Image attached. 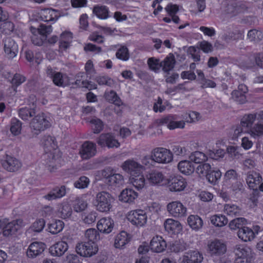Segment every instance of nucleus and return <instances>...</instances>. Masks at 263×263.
Wrapping results in <instances>:
<instances>
[{"instance_id": "1", "label": "nucleus", "mask_w": 263, "mask_h": 263, "mask_svg": "<svg viewBox=\"0 0 263 263\" xmlns=\"http://www.w3.org/2000/svg\"><path fill=\"white\" fill-rule=\"evenodd\" d=\"M41 144L46 152L44 158L46 159L47 169L53 172L61 165L62 161L54 138L49 136H44L41 140Z\"/></svg>"}, {"instance_id": "2", "label": "nucleus", "mask_w": 263, "mask_h": 263, "mask_svg": "<svg viewBox=\"0 0 263 263\" xmlns=\"http://www.w3.org/2000/svg\"><path fill=\"white\" fill-rule=\"evenodd\" d=\"M114 198L108 192H99L96 195L92 204L96 211L102 213H109L112 210Z\"/></svg>"}, {"instance_id": "3", "label": "nucleus", "mask_w": 263, "mask_h": 263, "mask_svg": "<svg viewBox=\"0 0 263 263\" xmlns=\"http://www.w3.org/2000/svg\"><path fill=\"white\" fill-rule=\"evenodd\" d=\"M25 226V223L22 219L9 221L7 219L0 220V235L5 238H10L14 236L16 233Z\"/></svg>"}, {"instance_id": "4", "label": "nucleus", "mask_w": 263, "mask_h": 263, "mask_svg": "<svg viewBox=\"0 0 263 263\" xmlns=\"http://www.w3.org/2000/svg\"><path fill=\"white\" fill-rule=\"evenodd\" d=\"M151 159L160 164H167L174 161V155L171 150L164 147H157L151 152Z\"/></svg>"}, {"instance_id": "5", "label": "nucleus", "mask_w": 263, "mask_h": 263, "mask_svg": "<svg viewBox=\"0 0 263 263\" xmlns=\"http://www.w3.org/2000/svg\"><path fill=\"white\" fill-rule=\"evenodd\" d=\"M126 218L132 225L138 228L144 227L148 221V216L145 211L136 209L128 211L126 214Z\"/></svg>"}, {"instance_id": "6", "label": "nucleus", "mask_w": 263, "mask_h": 263, "mask_svg": "<svg viewBox=\"0 0 263 263\" xmlns=\"http://www.w3.org/2000/svg\"><path fill=\"white\" fill-rule=\"evenodd\" d=\"M256 119V116L254 114H248L243 116L240 124L237 125L234 129L232 139L237 140L242 134H248V132L253 127L252 125Z\"/></svg>"}, {"instance_id": "7", "label": "nucleus", "mask_w": 263, "mask_h": 263, "mask_svg": "<svg viewBox=\"0 0 263 263\" xmlns=\"http://www.w3.org/2000/svg\"><path fill=\"white\" fill-rule=\"evenodd\" d=\"M76 251L80 256L88 258L98 253L99 247L96 243L80 242L76 245Z\"/></svg>"}, {"instance_id": "8", "label": "nucleus", "mask_w": 263, "mask_h": 263, "mask_svg": "<svg viewBox=\"0 0 263 263\" xmlns=\"http://www.w3.org/2000/svg\"><path fill=\"white\" fill-rule=\"evenodd\" d=\"M30 30L32 34V41L35 45L40 46L46 40L47 36L52 32L50 26L41 25L39 28L31 27Z\"/></svg>"}, {"instance_id": "9", "label": "nucleus", "mask_w": 263, "mask_h": 263, "mask_svg": "<svg viewBox=\"0 0 263 263\" xmlns=\"http://www.w3.org/2000/svg\"><path fill=\"white\" fill-rule=\"evenodd\" d=\"M166 209L168 214L174 218H183L187 215V208L179 200H174L168 202Z\"/></svg>"}, {"instance_id": "10", "label": "nucleus", "mask_w": 263, "mask_h": 263, "mask_svg": "<svg viewBox=\"0 0 263 263\" xmlns=\"http://www.w3.org/2000/svg\"><path fill=\"white\" fill-rule=\"evenodd\" d=\"M260 231V227L258 225H254L252 228H250L246 225L238 230L237 236L243 242H250L256 237Z\"/></svg>"}, {"instance_id": "11", "label": "nucleus", "mask_w": 263, "mask_h": 263, "mask_svg": "<svg viewBox=\"0 0 263 263\" xmlns=\"http://www.w3.org/2000/svg\"><path fill=\"white\" fill-rule=\"evenodd\" d=\"M187 185V182L180 176L171 177L167 181V187L171 192L178 193L184 191Z\"/></svg>"}, {"instance_id": "12", "label": "nucleus", "mask_w": 263, "mask_h": 263, "mask_svg": "<svg viewBox=\"0 0 263 263\" xmlns=\"http://www.w3.org/2000/svg\"><path fill=\"white\" fill-rule=\"evenodd\" d=\"M46 72L48 77L52 79L53 83L57 86L65 87L70 83V78L66 74L56 72L50 66L47 68Z\"/></svg>"}, {"instance_id": "13", "label": "nucleus", "mask_w": 263, "mask_h": 263, "mask_svg": "<svg viewBox=\"0 0 263 263\" xmlns=\"http://www.w3.org/2000/svg\"><path fill=\"white\" fill-rule=\"evenodd\" d=\"M50 125V119L43 113L35 116L30 123V126L35 134L48 128Z\"/></svg>"}, {"instance_id": "14", "label": "nucleus", "mask_w": 263, "mask_h": 263, "mask_svg": "<svg viewBox=\"0 0 263 263\" xmlns=\"http://www.w3.org/2000/svg\"><path fill=\"white\" fill-rule=\"evenodd\" d=\"M206 251L211 256H218L226 253L227 247L222 241L215 239L208 242Z\"/></svg>"}, {"instance_id": "15", "label": "nucleus", "mask_w": 263, "mask_h": 263, "mask_svg": "<svg viewBox=\"0 0 263 263\" xmlns=\"http://www.w3.org/2000/svg\"><path fill=\"white\" fill-rule=\"evenodd\" d=\"M122 170L129 174H136L141 171H144L143 165L138 161L135 158H129L122 163L120 166Z\"/></svg>"}, {"instance_id": "16", "label": "nucleus", "mask_w": 263, "mask_h": 263, "mask_svg": "<svg viewBox=\"0 0 263 263\" xmlns=\"http://www.w3.org/2000/svg\"><path fill=\"white\" fill-rule=\"evenodd\" d=\"M115 226V221L111 217L104 216L98 220L96 228L100 233L109 234L113 231Z\"/></svg>"}, {"instance_id": "17", "label": "nucleus", "mask_w": 263, "mask_h": 263, "mask_svg": "<svg viewBox=\"0 0 263 263\" xmlns=\"http://www.w3.org/2000/svg\"><path fill=\"white\" fill-rule=\"evenodd\" d=\"M147 179L152 185L160 187L166 186L168 179L162 172L153 170L147 175Z\"/></svg>"}, {"instance_id": "18", "label": "nucleus", "mask_w": 263, "mask_h": 263, "mask_svg": "<svg viewBox=\"0 0 263 263\" xmlns=\"http://www.w3.org/2000/svg\"><path fill=\"white\" fill-rule=\"evenodd\" d=\"M97 143L102 147H107L109 148H118L120 146V142L111 133L100 135L98 139Z\"/></svg>"}, {"instance_id": "19", "label": "nucleus", "mask_w": 263, "mask_h": 263, "mask_svg": "<svg viewBox=\"0 0 263 263\" xmlns=\"http://www.w3.org/2000/svg\"><path fill=\"white\" fill-rule=\"evenodd\" d=\"M203 259V255L199 251L192 250L185 252L179 258L178 263H201Z\"/></svg>"}, {"instance_id": "20", "label": "nucleus", "mask_w": 263, "mask_h": 263, "mask_svg": "<svg viewBox=\"0 0 263 263\" xmlns=\"http://www.w3.org/2000/svg\"><path fill=\"white\" fill-rule=\"evenodd\" d=\"M151 251L156 253L164 252L167 248V242L161 235H156L152 237L150 241Z\"/></svg>"}, {"instance_id": "21", "label": "nucleus", "mask_w": 263, "mask_h": 263, "mask_svg": "<svg viewBox=\"0 0 263 263\" xmlns=\"http://www.w3.org/2000/svg\"><path fill=\"white\" fill-rule=\"evenodd\" d=\"M139 196L138 193L130 187L123 189L118 196V200L122 203L128 204L135 203Z\"/></svg>"}, {"instance_id": "22", "label": "nucleus", "mask_w": 263, "mask_h": 263, "mask_svg": "<svg viewBox=\"0 0 263 263\" xmlns=\"http://www.w3.org/2000/svg\"><path fill=\"white\" fill-rule=\"evenodd\" d=\"M163 226L165 231L172 235H178L183 231V226L181 222L172 218L166 219L164 222Z\"/></svg>"}, {"instance_id": "23", "label": "nucleus", "mask_w": 263, "mask_h": 263, "mask_svg": "<svg viewBox=\"0 0 263 263\" xmlns=\"http://www.w3.org/2000/svg\"><path fill=\"white\" fill-rule=\"evenodd\" d=\"M4 52L5 57L12 59L16 57L18 51V47L16 42L11 38H6L3 41Z\"/></svg>"}, {"instance_id": "24", "label": "nucleus", "mask_w": 263, "mask_h": 263, "mask_svg": "<svg viewBox=\"0 0 263 263\" xmlns=\"http://www.w3.org/2000/svg\"><path fill=\"white\" fill-rule=\"evenodd\" d=\"M41 19L45 22H56L60 17L66 15L60 11L51 8L44 9L40 12Z\"/></svg>"}, {"instance_id": "25", "label": "nucleus", "mask_w": 263, "mask_h": 263, "mask_svg": "<svg viewBox=\"0 0 263 263\" xmlns=\"http://www.w3.org/2000/svg\"><path fill=\"white\" fill-rule=\"evenodd\" d=\"M46 249V245L41 241H34L28 246L27 251V256L29 258H35L41 255Z\"/></svg>"}, {"instance_id": "26", "label": "nucleus", "mask_w": 263, "mask_h": 263, "mask_svg": "<svg viewBox=\"0 0 263 263\" xmlns=\"http://www.w3.org/2000/svg\"><path fill=\"white\" fill-rule=\"evenodd\" d=\"M68 243L64 240H60L51 245L49 248L50 254L53 257H61L68 250Z\"/></svg>"}, {"instance_id": "27", "label": "nucleus", "mask_w": 263, "mask_h": 263, "mask_svg": "<svg viewBox=\"0 0 263 263\" xmlns=\"http://www.w3.org/2000/svg\"><path fill=\"white\" fill-rule=\"evenodd\" d=\"M143 171H141L136 174H133L128 177V183L138 191L143 189L146 184Z\"/></svg>"}, {"instance_id": "28", "label": "nucleus", "mask_w": 263, "mask_h": 263, "mask_svg": "<svg viewBox=\"0 0 263 263\" xmlns=\"http://www.w3.org/2000/svg\"><path fill=\"white\" fill-rule=\"evenodd\" d=\"M131 239L130 234L125 231H122L115 236L114 246L116 249H124L129 243Z\"/></svg>"}, {"instance_id": "29", "label": "nucleus", "mask_w": 263, "mask_h": 263, "mask_svg": "<svg viewBox=\"0 0 263 263\" xmlns=\"http://www.w3.org/2000/svg\"><path fill=\"white\" fill-rule=\"evenodd\" d=\"M96 144L89 141L85 142L81 146L79 154L83 159H88L96 154Z\"/></svg>"}, {"instance_id": "30", "label": "nucleus", "mask_w": 263, "mask_h": 263, "mask_svg": "<svg viewBox=\"0 0 263 263\" xmlns=\"http://www.w3.org/2000/svg\"><path fill=\"white\" fill-rule=\"evenodd\" d=\"M1 164L5 169L9 172L16 171L21 167V163L18 160L8 155L3 157Z\"/></svg>"}, {"instance_id": "31", "label": "nucleus", "mask_w": 263, "mask_h": 263, "mask_svg": "<svg viewBox=\"0 0 263 263\" xmlns=\"http://www.w3.org/2000/svg\"><path fill=\"white\" fill-rule=\"evenodd\" d=\"M187 226L193 231H201L204 226L202 218L197 214H190L186 218Z\"/></svg>"}, {"instance_id": "32", "label": "nucleus", "mask_w": 263, "mask_h": 263, "mask_svg": "<svg viewBox=\"0 0 263 263\" xmlns=\"http://www.w3.org/2000/svg\"><path fill=\"white\" fill-rule=\"evenodd\" d=\"M235 259H246L252 258V250L250 247L244 245L236 246L234 250Z\"/></svg>"}, {"instance_id": "33", "label": "nucleus", "mask_w": 263, "mask_h": 263, "mask_svg": "<svg viewBox=\"0 0 263 263\" xmlns=\"http://www.w3.org/2000/svg\"><path fill=\"white\" fill-rule=\"evenodd\" d=\"M64 222L60 219H53L49 221L47 225V231L52 235L57 234L64 228Z\"/></svg>"}, {"instance_id": "34", "label": "nucleus", "mask_w": 263, "mask_h": 263, "mask_svg": "<svg viewBox=\"0 0 263 263\" xmlns=\"http://www.w3.org/2000/svg\"><path fill=\"white\" fill-rule=\"evenodd\" d=\"M162 123L165 124L170 129L183 128L185 125L184 121H177L176 118L173 116H169L162 119Z\"/></svg>"}, {"instance_id": "35", "label": "nucleus", "mask_w": 263, "mask_h": 263, "mask_svg": "<svg viewBox=\"0 0 263 263\" xmlns=\"http://www.w3.org/2000/svg\"><path fill=\"white\" fill-rule=\"evenodd\" d=\"M248 91L247 87L243 84L238 86V90H234L232 93V97L234 101L239 103H244L246 102L245 94Z\"/></svg>"}, {"instance_id": "36", "label": "nucleus", "mask_w": 263, "mask_h": 263, "mask_svg": "<svg viewBox=\"0 0 263 263\" xmlns=\"http://www.w3.org/2000/svg\"><path fill=\"white\" fill-rule=\"evenodd\" d=\"M57 213L61 218L66 219L71 217L72 210L68 201H64L58 205Z\"/></svg>"}, {"instance_id": "37", "label": "nucleus", "mask_w": 263, "mask_h": 263, "mask_svg": "<svg viewBox=\"0 0 263 263\" xmlns=\"http://www.w3.org/2000/svg\"><path fill=\"white\" fill-rule=\"evenodd\" d=\"M72 204L74 211L77 213L84 211L88 206V203L85 195L76 197L72 201Z\"/></svg>"}, {"instance_id": "38", "label": "nucleus", "mask_w": 263, "mask_h": 263, "mask_svg": "<svg viewBox=\"0 0 263 263\" xmlns=\"http://www.w3.org/2000/svg\"><path fill=\"white\" fill-rule=\"evenodd\" d=\"M177 168L181 174L186 176L192 174L195 171V167L192 162L187 160L179 161Z\"/></svg>"}, {"instance_id": "39", "label": "nucleus", "mask_w": 263, "mask_h": 263, "mask_svg": "<svg viewBox=\"0 0 263 263\" xmlns=\"http://www.w3.org/2000/svg\"><path fill=\"white\" fill-rule=\"evenodd\" d=\"M261 181V177L259 174L255 172H250L248 174L246 181L250 189H257Z\"/></svg>"}, {"instance_id": "40", "label": "nucleus", "mask_w": 263, "mask_h": 263, "mask_svg": "<svg viewBox=\"0 0 263 263\" xmlns=\"http://www.w3.org/2000/svg\"><path fill=\"white\" fill-rule=\"evenodd\" d=\"M66 193L65 186L57 187L51 190L48 194L44 196V198L49 201L61 198L64 197Z\"/></svg>"}, {"instance_id": "41", "label": "nucleus", "mask_w": 263, "mask_h": 263, "mask_svg": "<svg viewBox=\"0 0 263 263\" xmlns=\"http://www.w3.org/2000/svg\"><path fill=\"white\" fill-rule=\"evenodd\" d=\"M210 221L212 226L216 228H222L227 224L228 219L221 214H217L210 217Z\"/></svg>"}, {"instance_id": "42", "label": "nucleus", "mask_w": 263, "mask_h": 263, "mask_svg": "<svg viewBox=\"0 0 263 263\" xmlns=\"http://www.w3.org/2000/svg\"><path fill=\"white\" fill-rule=\"evenodd\" d=\"M72 39V33L69 31H65L61 34L59 45L60 51H65L70 47Z\"/></svg>"}, {"instance_id": "43", "label": "nucleus", "mask_w": 263, "mask_h": 263, "mask_svg": "<svg viewBox=\"0 0 263 263\" xmlns=\"http://www.w3.org/2000/svg\"><path fill=\"white\" fill-rule=\"evenodd\" d=\"M124 177L119 173H114L109 177L108 183L109 185L114 187H120L124 184Z\"/></svg>"}, {"instance_id": "44", "label": "nucleus", "mask_w": 263, "mask_h": 263, "mask_svg": "<svg viewBox=\"0 0 263 263\" xmlns=\"http://www.w3.org/2000/svg\"><path fill=\"white\" fill-rule=\"evenodd\" d=\"M93 13L101 20H106L109 17V10L105 6L97 5L93 9Z\"/></svg>"}, {"instance_id": "45", "label": "nucleus", "mask_w": 263, "mask_h": 263, "mask_svg": "<svg viewBox=\"0 0 263 263\" xmlns=\"http://www.w3.org/2000/svg\"><path fill=\"white\" fill-rule=\"evenodd\" d=\"M45 220L43 218L36 219L28 230L29 233H39L43 231L45 226Z\"/></svg>"}, {"instance_id": "46", "label": "nucleus", "mask_w": 263, "mask_h": 263, "mask_svg": "<svg viewBox=\"0 0 263 263\" xmlns=\"http://www.w3.org/2000/svg\"><path fill=\"white\" fill-rule=\"evenodd\" d=\"M248 134L254 139L263 136V122H259L255 124L252 129L248 132Z\"/></svg>"}, {"instance_id": "47", "label": "nucleus", "mask_w": 263, "mask_h": 263, "mask_svg": "<svg viewBox=\"0 0 263 263\" xmlns=\"http://www.w3.org/2000/svg\"><path fill=\"white\" fill-rule=\"evenodd\" d=\"M248 223V220L246 218L239 217L235 218L230 221L229 223V227L231 230H236L237 229L239 230Z\"/></svg>"}, {"instance_id": "48", "label": "nucleus", "mask_w": 263, "mask_h": 263, "mask_svg": "<svg viewBox=\"0 0 263 263\" xmlns=\"http://www.w3.org/2000/svg\"><path fill=\"white\" fill-rule=\"evenodd\" d=\"M221 172L218 169H211L206 176L208 182L211 184H215L220 179L221 177Z\"/></svg>"}, {"instance_id": "49", "label": "nucleus", "mask_w": 263, "mask_h": 263, "mask_svg": "<svg viewBox=\"0 0 263 263\" xmlns=\"http://www.w3.org/2000/svg\"><path fill=\"white\" fill-rule=\"evenodd\" d=\"M181 118L185 120V122L196 123L200 120L201 117L198 112L190 111L183 114Z\"/></svg>"}, {"instance_id": "50", "label": "nucleus", "mask_w": 263, "mask_h": 263, "mask_svg": "<svg viewBox=\"0 0 263 263\" xmlns=\"http://www.w3.org/2000/svg\"><path fill=\"white\" fill-rule=\"evenodd\" d=\"M162 62L163 70L166 72H168L173 69L174 67L175 64V57L172 54H170Z\"/></svg>"}, {"instance_id": "51", "label": "nucleus", "mask_w": 263, "mask_h": 263, "mask_svg": "<svg viewBox=\"0 0 263 263\" xmlns=\"http://www.w3.org/2000/svg\"><path fill=\"white\" fill-rule=\"evenodd\" d=\"M223 209L227 215L232 216L240 215L241 212V208L235 204H226Z\"/></svg>"}, {"instance_id": "52", "label": "nucleus", "mask_w": 263, "mask_h": 263, "mask_svg": "<svg viewBox=\"0 0 263 263\" xmlns=\"http://www.w3.org/2000/svg\"><path fill=\"white\" fill-rule=\"evenodd\" d=\"M86 239L88 242L96 243L100 239L99 232L95 228H90L87 229L85 233Z\"/></svg>"}, {"instance_id": "53", "label": "nucleus", "mask_w": 263, "mask_h": 263, "mask_svg": "<svg viewBox=\"0 0 263 263\" xmlns=\"http://www.w3.org/2000/svg\"><path fill=\"white\" fill-rule=\"evenodd\" d=\"M97 217V213L93 211L84 213L81 216V219L85 224H90L95 222Z\"/></svg>"}, {"instance_id": "54", "label": "nucleus", "mask_w": 263, "mask_h": 263, "mask_svg": "<svg viewBox=\"0 0 263 263\" xmlns=\"http://www.w3.org/2000/svg\"><path fill=\"white\" fill-rule=\"evenodd\" d=\"M149 68L155 72H158L162 66V62L159 59L154 57L150 58L147 60Z\"/></svg>"}, {"instance_id": "55", "label": "nucleus", "mask_w": 263, "mask_h": 263, "mask_svg": "<svg viewBox=\"0 0 263 263\" xmlns=\"http://www.w3.org/2000/svg\"><path fill=\"white\" fill-rule=\"evenodd\" d=\"M190 159L195 163H202L207 160L208 157L204 153L197 151L190 155Z\"/></svg>"}, {"instance_id": "56", "label": "nucleus", "mask_w": 263, "mask_h": 263, "mask_svg": "<svg viewBox=\"0 0 263 263\" xmlns=\"http://www.w3.org/2000/svg\"><path fill=\"white\" fill-rule=\"evenodd\" d=\"M114 173V170L111 167H106L105 169L98 171L96 173V179L99 180L103 178L107 179L108 181L109 177Z\"/></svg>"}, {"instance_id": "57", "label": "nucleus", "mask_w": 263, "mask_h": 263, "mask_svg": "<svg viewBox=\"0 0 263 263\" xmlns=\"http://www.w3.org/2000/svg\"><path fill=\"white\" fill-rule=\"evenodd\" d=\"M22 130V123L18 120L14 118L11 120L10 132L14 136H17L21 134Z\"/></svg>"}, {"instance_id": "58", "label": "nucleus", "mask_w": 263, "mask_h": 263, "mask_svg": "<svg viewBox=\"0 0 263 263\" xmlns=\"http://www.w3.org/2000/svg\"><path fill=\"white\" fill-rule=\"evenodd\" d=\"M105 97L108 101L113 103L116 105L120 106L121 104H122L121 100L118 97L116 93L114 91H110L109 92H106Z\"/></svg>"}, {"instance_id": "59", "label": "nucleus", "mask_w": 263, "mask_h": 263, "mask_svg": "<svg viewBox=\"0 0 263 263\" xmlns=\"http://www.w3.org/2000/svg\"><path fill=\"white\" fill-rule=\"evenodd\" d=\"M34 114L35 111L34 109H29L27 107L22 108L19 111V116L24 120H29Z\"/></svg>"}, {"instance_id": "60", "label": "nucleus", "mask_w": 263, "mask_h": 263, "mask_svg": "<svg viewBox=\"0 0 263 263\" xmlns=\"http://www.w3.org/2000/svg\"><path fill=\"white\" fill-rule=\"evenodd\" d=\"M212 168L211 166L207 163L199 165L196 168V173L201 176H206Z\"/></svg>"}, {"instance_id": "61", "label": "nucleus", "mask_w": 263, "mask_h": 263, "mask_svg": "<svg viewBox=\"0 0 263 263\" xmlns=\"http://www.w3.org/2000/svg\"><path fill=\"white\" fill-rule=\"evenodd\" d=\"M90 183L88 178L85 176L81 177L78 180L75 181L74 185L75 187L79 189L87 188Z\"/></svg>"}, {"instance_id": "62", "label": "nucleus", "mask_w": 263, "mask_h": 263, "mask_svg": "<svg viewBox=\"0 0 263 263\" xmlns=\"http://www.w3.org/2000/svg\"><path fill=\"white\" fill-rule=\"evenodd\" d=\"M91 128L94 133L98 134L101 132L103 128V124L102 121L99 119H93L90 120Z\"/></svg>"}, {"instance_id": "63", "label": "nucleus", "mask_w": 263, "mask_h": 263, "mask_svg": "<svg viewBox=\"0 0 263 263\" xmlns=\"http://www.w3.org/2000/svg\"><path fill=\"white\" fill-rule=\"evenodd\" d=\"M207 153L211 159L218 160L223 157L225 152L223 149L219 148L217 149L209 150Z\"/></svg>"}, {"instance_id": "64", "label": "nucleus", "mask_w": 263, "mask_h": 263, "mask_svg": "<svg viewBox=\"0 0 263 263\" xmlns=\"http://www.w3.org/2000/svg\"><path fill=\"white\" fill-rule=\"evenodd\" d=\"M116 57L118 59L122 61H127L129 59V53L127 48L124 46L121 47L117 52Z\"/></svg>"}]
</instances>
